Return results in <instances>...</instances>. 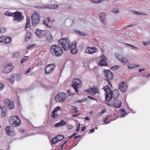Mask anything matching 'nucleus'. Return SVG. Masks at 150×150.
Wrapping results in <instances>:
<instances>
[{
  "mask_svg": "<svg viewBox=\"0 0 150 150\" xmlns=\"http://www.w3.org/2000/svg\"><path fill=\"white\" fill-rule=\"evenodd\" d=\"M98 51V49L96 47H87L85 49V52L86 53L92 54L97 52Z\"/></svg>",
  "mask_w": 150,
  "mask_h": 150,
  "instance_id": "nucleus-11",
  "label": "nucleus"
},
{
  "mask_svg": "<svg viewBox=\"0 0 150 150\" xmlns=\"http://www.w3.org/2000/svg\"><path fill=\"white\" fill-rule=\"evenodd\" d=\"M66 124V123L63 120H61L60 122L56 124L55 125V127H58L62 126L63 125H65Z\"/></svg>",
  "mask_w": 150,
  "mask_h": 150,
  "instance_id": "nucleus-23",
  "label": "nucleus"
},
{
  "mask_svg": "<svg viewBox=\"0 0 150 150\" xmlns=\"http://www.w3.org/2000/svg\"><path fill=\"white\" fill-rule=\"evenodd\" d=\"M87 100V99H83L81 100H80L78 101V102L79 103H81L85 101H86Z\"/></svg>",
  "mask_w": 150,
  "mask_h": 150,
  "instance_id": "nucleus-51",
  "label": "nucleus"
},
{
  "mask_svg": "<svg viewBox=\"0 0 150 150\" xmlns=\"http://www.w3.org/2000/svg\"><path fill=\"white\" fill-rule=\"evenodd\" d=\"M14 68L11 63H9L6 66L4 67V69L3 70V73L6 74L8 73L11 71Z\"/></svg>",
  "mask_w": 150,
  "mask_h": 150,
  "instance_id": "nucleus-12",
  "label": "nucleus"
},
{
  "mask_svg": "<svg viewBox=\"0 0 150 150\" xmlns=\"http://www.w3.org/2000/svg\"><path fill=\"white\" fill-rule=\"evenodd\" d=\"M95 131L94 129H92L90 130V131L89 132V134L90 133H93Z\"/></svg>",
  "mask_w": 150,
  "mask_h": 150,
  "instance_id": "nucleus-59",
  "label": "nucleus"
},
{
  "mask_svg": "<svg viewBox=\"0 0 150 150\" xmlns=\"http://www.w3.org/2000/svg\"><path fill=\"white\" fill-rule=\"evenodd\" d=\"M67 96L64 93H59L57 95L55 99L57 102H62L66 98Z\"/></svg>",
  "mask_w": 150,
  "mask_h": 150,
  "instance_id": "nucleus-9",
  "label": "nucleus"
},
{
  "mask_svg": "<svg viewBox=\"0 0 150 150\" xmlns=\"http://www.w3.org/2000/svg\"><path fill=\"white\" fill-rule=\"evenodd\" d=\"M106 110L105 109H103L102 111L101 112V113L103 114L105 112H106Z\"/></svg>",
  "mask_w": 150,
  "mask_h": 150,
  "instance_id": "nucleus-64",
  "label": "nucleus"
},
{
  "mask_svg": "<svg viewBox=\"0 0 150 150\" xmlns=\"http://www.w3.org/2000/svg\"><path fill=\"white\" fill-rule=\"evenodd\" d=\"M58 8V5L57 4H53L45 6L43 8H47L56 9Z\"/></svg>",
  "mask_w": 150,
  "mask_h": 150,
  "instance_id": "nucleus-24",
  "label": "nucleus"
},
{
  "mask_svg": "<svg viewBox=\"0 0 150 150\" xmlns=\"http://www.w3.org/2000/svg\"><path fill=\"white\" fill-rule=\"evenodd\" d=\"M5 29L4 28H0V32L1 33H4L5 32Z\"/></svg>",
  "mask_w": 150,
  "mask_h": 150,
  "instance_id": "nucleus-47",
  "label": "nucleus"
},
{
  "mask_svg": "<svg viewBox=\"0 0 150 150\" xmlns=\"http://www.w3.org/2000/svg\"><path fill=\"white\" fill-rule=\"evenodd\" d=\"M28 57L27 56H25L23 58V59L21 61L20 63L21 64H22L27 59H28Z\"/></svg>",
  "mask_w": 150,
  "mask_h": 150,
  "instance_id": "nucleus-42",
  "label": "nucleus"
},
{
  "mask_svg": "<svg viewBox=\"0 0 150 150\" xmlns=\"http://www.w3.org/2000/svg\"><path fill=\"white\" fill-rule=\"evenodd\" d=\"M127 85L124 82L120 83L119 84V89L123 92H125L127 89Z\"/></svg>",
  "mask_w": 150,
  "mask_h": 150,
  "instance_id": "nucleus-15",
  "label": "nucleus"
},
{
  "mask_svg": "<svg viewBox=\"0 0 150 150\" xmlns=\"http://www.w3.org/2000/svg\"><path fill=\"white\" fill-rule=\"evenodd\" d=\"M67 94L69 96L73 95L74 93L71 91V89H69L67 90Z\"/></svg>",
  "mask_w": 150,
  "mask_h": 150,
  "instance_id": "nucleus-35",
  "label": "nucleus"
},
{
  "mask_svg": "<svg viewBox=\"0 0 150 150\" xmlns=\"http://www.w3.org/2000/svg\"><path fill=\"white\" fill-rule=\"evenodd\" d=\"M35 34L40 38H43L46 35V31L45 30H41L37 29Z\"/></svg>",
  "mask_w": 150,
  "mask_h": 150,
  "instance_id": "nucleus-13",
  "label": "nucleus"
},
{
  "mask_svg": "<svg viewBox=\"0 0 150 150\" xmlns=\"http://www.w3.org/2000/svg\"><path fill=\"white\" fill-rule=\"evenodd\" d=\"M25 130H24L23 129H20V130H19V132L20 133H23L25 132Z\"/></svg>",
  "mask_w": 150,
  "mask_h": 150,
  "instance_id": "nucleus-57",
  "label": "nucleus"
},
{
  "mask_svg": "<svg viewBox=\"0 0 150 150\" xmlns=\"http://www.w3.org/2000/svg\"><path fill=\"white\" fill-rule=\"evenodd\" d=\"M140 65H138L135 64H130L128 66V67L129 69H132L135 68H136L137 67H139Z\"/></svg>",
  "mask_w": 150,
  "mask_h": 150,
  "instance_id": "nucleus-32",
  "label": "nucleus"
},
{
  "mask_svg": "<svg viewBox=\"0 0 150 150\" xmlns=\"http://www.w3.org/2000/svg\"><path fill=\"white\" fill-rule=\"evenodd\" d=\"M106 14L105 13H100L99 14V17L100 20L103 22H104V19Z\"/></svg>",
  "mask_w": 150,
  "mask_h": 150,
  "instance_id": "nucleus-29",
  "label": "nucleus"
},
{
  "mask_svg": "<svg viewBox=\"0 0 150 150\" xmlns=\"http://www.w3.org/2000/svg\"><path fill=\"white\" fill-rule=\"evenodd\" d=\"M19 119L18 116L15 115H12L8 118L9 122L10 124L14 127L19 126Z\"/></svg>",
  "mask_w": 150,
  "mask_h": 150,
  "instance_id": "nucleus-6",
  "label": "nucleus"
},
{
  "mask_svg": "<svg viewBox=\"0 0 150 150\" xmlns=\"http://www.w3.org/2000/svg\"><path fill=\"white\" fill-rule=\"evenodd\" d=\"M76 33L79 35L82 36H86L87 35V34L84 32H82L79 30H77Z\"/></svg>",
  "mask_w": 150,
  "mask_h": 150,
  "instance_id": "nucleus-31",
  "label": "nucleus"
},
{
  "mask_svg": "<svg viewBox=\"0 0 150 150\" xmlns=\"http://www.w3.org/2000/svg\"><path fill=\"white\" fill-rule=\"evenodd\" d=\"M18 73L14 74L13 75V78L15 80H18Z\"/></svg>",
  "mask_w": 150,
  "mask_h": 150,
  "instance_id": "nucleus-41",
  "label": "nucleus"
},
{
  "mask_svg": "<svg viewBox=\"0 0 150 150\" xmlns=\"http://www.w3.org/2000/svg\"><path fill=\"white\" fill-rule=\"evenodd\" d=\"M24 16L23 15L22 13L19 12V21H21L23 19Z\"/></svg>",
  "mask_w": 150,
  "mask_h": 150,
  "instance_id": "nucleus-36",
  "label": "nucleus"
},
{
  "mask_svg": "<svg viewBox=\"0 0 150 150\" xmlns=\"http://www.w3.org/2000/svg\"><path fill=\"white\" fill-rule=\"evenodd\" d=\"M98 89L96 86H93L91 88L86 91L88 93H92L93 95L97 93L98 92Z\"/></svg>",
  "mask_w": 150,
  "mask_h": 150,
  "instance_id": "nucleus-19",
  "label": "nucleus"
},
{
  "mask_svg": "<svg viewBox=\"0 0 150 150\" xmlns=\"http://www.w3.org/2000/svg\"><path fill=\"white\" fill-rule=\"evenodd\" d=\"M50 52L51 54L56 57H59L63 54V51L62 47L59 45L54 44L52 45L50 47Z\"/></svg>",
  "mask_w": 150,
  "mask_h": 150,
  "instance_id": "nucleus-2",
  "label": "nucleus"
},
{
  "mask_svg": "<svg viewBox=\"0 0 150 150\" xmlns=\"http://www.w3.org/2000/svg\"><path fill=\"white\" fill-rule=\"evenodd\" d=\"M117 58L123 64H125L127 63H129V62L127 60V59L125 57H123L120 55H118L116 56Z\"/></svg>",
  "mask_w": 150,
  "mask_h": 150,
  "instance_id": "nucleus-16",
  "label": "nucleus"
},
{
  "mask_svg": "<svg viewBox=\"0 0 150 150\" xmlns=\"http://www.w3.org/2000/svg\"><path fill=\"white\" fill-rule=\"evenodd\" d=\"M72 86L74 88L76 92L78 93V88L80 87L81 86V81L79 79L75 78L72 79Z\"/></svg>",
  "mask_w": 150,
  "mask_h": 150,
  "instance_id": "nucleus-5",
  "label": "nucleus"
},
{
  "mask_svg": "<svg viewBox=\"0 0 150 150\" xmlns=\"http://www.w3.org/2000/svg\"><path fill=\"white\" fill-rule=\"evenodd\" d=\"M45 19L47 21V22L48 23H49L51 21V19L49 17H47V18Z\"/></svg>",
  "mask_w": 150,
  "mask_h": 150,
  "instance_id": "nucleus-53",
  "label": "nucleus"
},
{
  "mask_svg": "<svg viewBox=\"0 0 150 150\" xmlns=\"http://www.w3.org/2000/svg\"><path fill=\"white\" fill-rule=\"evenodd\" d=\"M104 71L105 73L104 76L106 80L108 81L112 80L114 76L113 73L109 70H104Z\"/></svg>",
  "mask_w": 150,
  "mask_h": 150,
  "instance_id": "nucleus-10",
  "label": "nucleus"
},
{
  "mask_svg": "<svg viewBox=\"0 0 150 150\" xmlns=\"http://www.w3.org/2000/svg\"><path fill=\"white\" fill-rule=\"evenodd\" d=\"M4 37L5 36H2L0 37V42H2L4 43Z\"/></svg>",
  "mask_w": 150,
  "mask_h": 150,
  "instance_id": "nucleus-44",
  "label": "nucleus"
},
{
  "mask_svg": "<svg viewBox=\"0 0 150 150\" xmlns=\"http://www.w3.org/2000/svg\"><path fill=\"white\" fill-rule=\"evenodd\" d=\"M4 43L8 44L10 43L12 41V38L10 37H4Z\"/></svg>",
  "mask_w": 150,
  "mask_h": 150,
  "instance_id": "nucleus-27",
  "label": "nucleus"
},
{
  "mask_svg": "<svg viewBox=\"0 0 150 150\" xmlns=\"http://www.w3.org/2000/svg\"><path fill=\"white\" fill-rule=\"evenodd\" d=\"M73 127V126L72 125H67L66 126V128L68 130H70Z\"/></svg>",
  "mask_w": 150,
  "mask_h": 150,
  "instance_id": "nucleus-40",
  "label": "nucleus"
},
{
  "mask_svg": "<svg viewBox=\"0 0 150 150\" xmlns=\"http://www.w3.org/2000/svg\"><path fill=\"white\" fill-rule=\"evenodd\" d=\"M58 137H57V136L55 137L52 140V141L51 142V143L52 144H54L56 143L59 142V141H58V139H57Z\"/></svg>",
  "mask_w": 150,
  "mask_h": 150,
  "instance_id": "nucleus-33",
  "label": "nucleus"
},
{
  "mask_svg": "<svg viewBox=\"0 0 150 150\" xmlns=\"http://www.w3.org/2000/svg\"><path fill=\"white\" fill-rule=\"evenodd\" d=\"M30 21L29 18H27L26 19V23L25 25V29L27 28H30Z\"/></svg>",
  "mask_w": 150,
  "mask_h": 150,
  "instance_id": "nucleus-30",
  "label": "nucleus"
},
{
  "mask_svg": "<svg viewBox=\"0 0 150 150\" xmlns=\"http://www.w3.org/2000/svg\"><path fill=\"white\" fill-rule=\"evenodd\" d=\"M78 108H75L73 109V110H74V112H78Z\"/></svg>",
  "mask_w": 150,
  "mask_h": 150,
  "instance_id": "nucleus-61",
  "label": "nucleus"
},
{
  "mask_svg": "<svg viewBox=\"0 0 150 150\" xmlns=\"http://www.w3.org/2000/svg\"><path fill=\"white\" fill-rule=\"evenodd\" d=\"M133 13L134 14L137 15H142V13L139 12L133 11Z\"/></svg>",
  "mask_w": 150,
  "mask_h": 150,
  "instance_id": "nucleus-46",
  "label": "nucleus"
},
{
  "mask_svg": "<svg viewBox=\"0 0 150 150\" xmlns=\"http://www.w3.org/2000/svg\"><path fill=\"white\" fill-rule=\"evenodd\" d=\"M31 38V34L30 32H27L25 38V40L26 42H28Z\"/></svg>",
  "mask_w": 150,
  "mask_h": 150,
  "instance_id": "nucleus-28",
  "label": "nucleus"
},
{
  "mask_svg": "<svg viewBox=\"0 0 150 150\" xmlns=\"http://www.w3.org/2000/svg\"><path fill=\"white\" fill-rule=\"evenodd\" d=\"M57 137H58V141H59L63 140L64 138V136L61 135H58Z\"/></svg>",
  "mask_w": 150,
  "mask_h": 150,
  "instance_id": "nucleus-34",
  "label": "nucleus"
},
{
  "mask_svg": "<svg viewBox=\"0 0 150 150\" xmlns=\"http://www.w3.org/2000/svg\"><path fill=\"white\" fill-rule=\"evenodd\" d=\"M109 117V116H108L107 118H106L105 120V121H104V122L106 123V124H108L109 123H110V122H109L108 121V117Z\"/></svg>",
  "mask_w": 150,
  "mask_h": 150,
  "instance_id": "nucleus-52",
  "label": "nucleus"
},
{
  "mask_svg": "<svg viewBox=\"0 0 150 150\" xmlns=\"http://www.w3.org/2000/svg\"><path fill=\"white\" fill-rule=\"evenodd\" d=\"M134 24H131L130 25L127 26L126 27V28L130 27H133V26H134Z\"/></svg>",
  "mask_w": 150,
  "mask_h": 150,
  "instance_id": "nucleus-58",
  "label": "nucleus"
},
{
  "mask_svg": "<svg viewBox=\"0 0 150 150\" xmlns=\"http://www.w3.org/2000/svg\"><path fill=\"white\" fill-rule=\"evenodd\" d=\"M19 56V53L18 52H16L14 53L12 55V57L13 58H17Z\"/></svg>",
  "mask_w": 150,
  "mask_h": 150,
  "instance_id": "nucleus-37",
  "label": "nucleus"
},
{
  "mask_svg": "<svg viewBox=\"0 0 150 150\" xmlns=\"http://www.w3.org/2000/svg\"><path fill=\"white\" fill-rule=\"evenodd\" d=\"M59 44L62 46L64 50L67 51L70 48V42L68 38H62L58 41Z\"/></svg>",
  "mask_w": 150,
  "mask_h": 150,
  "instance_id": "nucleus-3",
  "label": "nucleus"
},
{
  "mask_svg": "<svg viewBox=\"0 0 150 150\" xmlns=\"http://www.w3.org/2000/svg\"><path fill=\"white\" fill-rule=\"evenodd\" d=\"M103 89L106 92L105 100L107 101H111L112 98L114 99L117 98L119 96L120 93L117 89H115L112 92L108 86L104 87Z\"/></svg>",
  "mask_w": 150,
  "mask_h": 150,
  "instance_id": "nucleus-1",
  "label": "nucleus"
},
{
  "mask_svg": "<svg viewBox=\"0 0 150 150\" xmlns=\"http://www.w3.org/2000/svg\"><path fill=\"white\" fill-rule=\"evenodd\" d=\"M5 131L7 134L10 136H13L14 134V132L11 129L10 127H6L5 128Z\"/></svg>",
  "mask_w": 150,
  "mask_h": 150,
  "instance_id": "nucleus-20",
  "label": "nucleus"
},
{
  "mask_svg": "<svg viewBox=\"0 0 150 150\" xmlns=\"http://www.w3.org/2000/svg\"><path fill=\"white\" fill-rule=\"evenodd\" d=\"M112 12L115 13H117L119 12L118 10H116L115 9H113L112 10Z\"/></svg>",
  "mask_w": 150,
  "mask_h": 150,
  "instance_id": "nucleus-48",
  "label": "nucleus"
},
{
  "mask_svg": "<svg viewBox=\"0 0 150 150\" xmlns=\"http://www.w3.org/2000/svg\"><path fill=\"white\" fill-rule=\"evenodd\" d=\"M32 20V25L33 26L35 27L40 21V14L36 11H34L31 16Z\"/></svg>",
  "mask_w": 150,
  "mask_h": 150,
  "instance_id": "nucleus-4",
  "label": "nucleus"
},
{
  "mask_svg": "<svg viewBox=\"0 0 150 150\" xmlns=\"http://www.w3.org/2000/svg\"><path fill=\"white\" fill-rule=\"evenodd\" d=\"M101 57V59L99 62V65L100 66H106L107 65L106 62L107 58L104 55H102Z\"/></svg>",
  "mask_w": 150,
  "mask_h": 150,
  "instance_id": "nucleus-17",
  "label": "nucleus"
},
{
  "mask_svg": "<svg viewBox=\"0 0 150 150\" xmlns=\"http://www.w3.org/2000/svg\"><path fill=\"white\" fill-rule=\"evenodd\" d=\"M143 43L144 44V45L145 46H148L149 45H150V43H149L148 42H143Z\"/></svg>",
  "mask_w": 150,
  "mask_h": 150,
  "instance_id": "nucleus-50",
  "label": "nucleus"
},
{
  "mask_svg": "<svg viewBox=\"0 0 150 150\" xmlns=\"http://www.w3.org/2000/svg\"><path fill=\"white\" fill-rule=\"evenodd\" d=\"M30 71H31L30 68H29L26 71H25V74H26L29 73V72H30Z\"/></svg>",
  "mask_w": 150,
  "mask_h": 150,
  "instance_id": "nucleus-54",
  "label": "nucleus"
},
{
  "mask_svg": "<svg viewBox=\"0 0 150 150\" xmlns=\"http://www.w3.org/2000/svg\"><path fill=\"white\" fill-rule=\"evenodd\" d=\"M35 44H33V45H28L26 47V48L27 49H30V48H32L33 47L35 46Z\"/></svg>",
  "mask_w": 150,
  "mask_h": 150,
  "instance_id": "nucleus-45",
  "label": "nucleus"
},
{
  "mask_svg": "<svg viewBox=\"0 0 150 150\" xmlns=\"http://www.w3.org/2000/svg\"><path fill=\"white\" fill-rule=\"evenodd\" d=\"M67 141H65L64 142V143L62 145L60 146V148L61 149H62L63 147V146L64 145V144L66 142H67Z\"/></svg>",
  "mask_w": 150,
  "mask_h": 150,
  "instance_id": "nucleus-63",
  "label": "nucleus"
},
{
  "mask_svg": "<svg viewBox=\"0 0 150 150\" xmlns=\"http://www.w3.org/2000/svg\"><path fill=\"white\" fill-rule=\"evenodd\" d=\"M71 53L73 54H75L77 52V50L76 49V44L72 43L71 45Z\"/></svg>",
  "mask_w": 150,
  "mask_h": 150,
  "instance_id": "nucleus-21",
  "label": "nucleus"
},
{
  "mask_svg": "<svg viewBox=\"0 0 150 150\" xmlns=\"http://www.w3.org/2000/svg\"><path fill=\"white\" fill-rule=\"evenodd\" d=\"M4 87V85L2 83H0V91L3 89Z\"/></svg>",
  "mask_w": 150,
  "mask_h": 150,
  "instance_id": "nucleus-49",
  "label": "nucleus"
},
{
  "mask_svg": "<svg viewBox=\"0 0 150 150\" xmlns=\"http://www.w3.org/2000/svg\"><path fill=\"white\" fill-rule=\"evenodd\" d=\"M56 66L53 64L47 65L45 69V73L46 75L52 74L54 71Z\"/></svg>",
  "mask_w": 150,
  "mask_h": 150,
  "instance_id": "nucleus-8",
  "label": "nucleus"
},
{
  "mask_svg": "<svg viewBox=\"0 0 150 150\" xmlns=\"http://www.w3.org/2000/svg\"><path fill=\"white\" fill-rule=\"evenodd\" d=\"M119 66H115L110 68V69L112 70H115L119 68Z\"/></svg>",
  "mask_w": 150,
  "mask_h": 150,
  "instance_id": "nucleus-39",
  "label": "nucleus"
},
{
  "mask_svg": "<svg viewBox=\"0 0 150 150\" xmlns=\"http://www.w3.org/2000/svg\"><path fill=\"white\" fill-rule=\"evenodd\" d=\"M80 115V114H76L72 115L71 117H76V116H77Z\"/></svg>",
  "mask_w": 150,
  "mask_h": 150,
  "instance_id": "nucleus-56",
  "label": "nucleus"
},
{
  "mask_svg": "<svg viewBox=\"0 0 150 150\" xmlns=\"http://www.w3.org/2000/svg\"><path fill=\"white\" fill-rule=\"evenodd\" d=\"M5 14L9 16L13 17V21L15 22H19V12L18 11H17L14 13L7 11L5 12Z\"/></svg>",
  "mask_w": 150,
  "mask_h": 150,
  "instance_id": "nucleus-7",
  "label": "nucleus"
},
{
  "mask_svg": "<svg viewBox=\"0 0 150 150\" xmlns=\"http://www.w3.org/2000/svg\"><path fill=\"white\" fill-rule=\"evenodd\" d=\"M46 40L48 42H51L53 40L52 36L51 34L48 35L46 37Z\"/></svg>",
  "mask_w": 150,
  "mask_h": 150,
  "instance_id": "nucleus-25",
  "label": "nucleus"
},
{
  "mask_svg": "<svg viewBox=\"0 0 150 150\" xmlns=\"http://www.w3.org/2000/svg\"><path fill=\"white\" fill-rule=\"evenodd\" d=\"M120 117H124L127 115V113L125 110L122 109L119 111Z\"/></svg>",
  "mask_w": 150,
  "mask_h": 150,
  "instance_id": "nucleus-26",
  "label": "nucleus"
},
{
  "mask_svg": "<svg viewBox=\"0 0 150 150\" xmlns=\"http://www.w3.org/2000/svg\"><path fill=\"white\" fill-rule=\"evenodd\" d=\"M88 98L92 100H95V99L92 97L91 96H88L87 97Z\"/></svg>",
  "mask_w": 150,
  "mask_h": 150,
  "instance_id": "nucleus-60",
  "label": "nucleus"
},
{
  "mask_svg": "<svg viewBox=\"0 0 150 150\" xmlns=\"http://www.w3.org/2000/svg\"><path fill=\"white\" fill-rule=\"evenodd\" d=\"M4 102L6 105H7L10 109H13L14 108L13 102L8 99H6L4 100Z\"/></svg>",
  "mask_w": 150,
  "mask_h": 150,
  "instance_id": "nucleus-18",
  "label": "nucleus"
},
{
  "mask_svg": "<svg viewBox=\"0 0 150 150\" xmlns=\"http://www.w3.org/2000/svg\"><path fill=\"white\" fill-rule=\"evenodd\" d=\"M81 137V136L80 135H78V136H75L74 137V139H77V138H78L79 137Z\"/></svg>",
  "mask_w": 150,
  "mask_h": 150,
  "instance_id": "nucleus-62",
  "label": "nucleus"
},
{
  "mask_svg": "<svg viewBox=\"0 0 150 150\" xmlns=\"http://www.w3.org/2000/svg\"><path fill=\"white\" fill-rule=\"evenodd\" d=\"M42 64V62H40L38 63L37 64L36 67H38L41 66Z\"/></svg>",
  "mask_w": 150,
  "mask_h": 150,
  "instance_id": "nucleus-55",
  "label": "nucleus"
},
{
  "mask_svg": "<svg viewBox=\"0 0 150 150\" xmlns=\"http://www.w3.org/2000/svg\"><path fill=\"white\" fill-rule=\"evenodd\" d=\"M6 109V108L5 107H4L2 109V116L4 117L5 116V115H6V112H5Z\"/></svg>",
  "mask_w": 150,
  "mask_h": 150,
  "instance_id": "nucleus-38",
  "label": "nucleus"
},
{
  "mask_svg": "<svg viewBox=\"0 0 150 150\" xmlns=\"http://www.w3.org/2000/svg\"><path fill=\"white\" fill-rule=\"evenodd\" d=\"M60 109L59 107L58 106L55 108L54 110L52 112V117L53 118H55L57 117L58 115L57 113H56L57 112V110Z\"/></svg>",
  "mask_w": 150,
  "mask_h": 150,
  "instance_id": "nucleus-22",
  "label": "nucleus"
},
{
  "mask_svg": "<svg viewBox=\"0 0 150 150\" xmlns=\"http://www.w3.org/2000/svg\"><path fill=\"white\" fill-rule=\"evenodd\" d=\"M112 104L114 107L119 108L121 106L122 103L120 100L115 98L112 101Z\"/></svg>",
  "mask_w": 150,
  "mask_h": 150,
  "instance_id": "nucleus-14",
  "label": "nucleus"
},
{
  "mask_svg": "<svg viewBox=\"0 0 150 150\" xmlns=\"http://www.w3.org/2000/svg\"><path fill=\"white\" fill-rule=\"evenodd\" d=\"M43 23L45 24L48 28H50V26L48 24V22H47V21L45 19L43 21Z\"/></svg>",
  "mask_w": 150,
  "mask_h": 150,
  "instance_id": "nucleus-43",
  "label": "nucleus"
}]
</instances>
